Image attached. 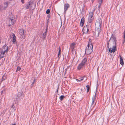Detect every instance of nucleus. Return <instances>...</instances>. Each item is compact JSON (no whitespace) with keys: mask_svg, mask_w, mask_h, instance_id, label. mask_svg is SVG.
Masks as SVG:
<instances>
[{"mask_svg":"<svg viewBox=\"0 0 125 125\" xmlns=\"http://www.w3.org/2000/svg\"><path fill=\"white\" fill-rule=\"evenodd\" d=\"M93 45L92 44L91 40H90L85 49V53L87 54H89L93 52Z\"/></svg>","mask_w":125,"mask_h":125,"instance_id":"obj_1","label":"nucleus"},{"mask_svg":"<svg viewBox=\"0 0 125 125\" xmlns=\"http://www.w3.org/2000/svg\"><path fill=\"white\" fill-rule=\"evenodd\" d=\"M9 50L8 47L6 45L3 46L0 50V57L3 58L4 57V54L7 53Z\"/></svg>","mask_w":125,"mask_h":125,"instance_id":"obj_2","label":"nucleus"},{"mask_svg":"<svg viewBox=\"0 0 125 125\" xmlns=\"http://www.w3.org/2000/svg\"><path fill=\"white\" fill-rule=\"evenodd\" d=\"M91 25V24L88 23L86 26L83 27L82 30L83 33L87 34L88 33L89 29L90 28Z\"/></svg>","mask_w":125,"mask_h":125,"instance_id":"obj_3","label":"nucleus"},{"mask_svg":"<svg viewBox=\"0 0 125 125\" xmlns=\"http://www.w3.org/2000/svg\"><path fill=\"white\" fill-rule=\"evenodd\" d=\"M10 3V2L7 1L4 3L3 4L0 6V10H5L7 8Z\"/></svg>","mask_w":125,"mask_h":125,"instance_id":"obj_4","label":"nucleus"},{"mask_svg":"<svg viewBox=\"0 0 125 125\" xmlns=\"http://www.w3.org/2000/svg\"><path fill=\"white\" fill-rule=\"evenodd\" d=\"M93 15L94 13L93 12H92L89 13L88 20V24H91L92 25V22L93 21L94 19L93 17Z\"/></svg>","mask_w":125,"mask_h":125,"instance_id":"obj_5","label":"nucleus"},{"mask_svg":"<svg viewBox=\"0 0 125 125\" xmlns=\"http://www.w3.org/2000/svg\"><path fill=\"white\" fill-rule=\"evenodd\" d=\"M14 19V18L13 16L8 18V23L9 26H11L15 23Z\"/></svg>","mask_w":125,"mask_h":125,"instance_id":"obj_6","label":"nucleus"},{"mask_svg":"<svg viewBox=\"0 0 125 125\" xmlns=\"http://www.w3.org/2000/svg\"><path fill=\"white\" fill-rule=\"evenodd\" d=\"M76 45L75 43H73L70 45V49H71L72 52L73 53L74 52V48Z\"/></svg>","mask_w":125,"mask_h":125,"instance_id":"obj_7","label":"nucleus"},{"mask_svg":"<svg viewBox=\"0 0 125 125\" xmlns=\"http://www.w3.org/2000/svg\"><path fill=\"white\" fill-rule=\"evenodd\" d=\"M11 38L13 43H15L16 40V37L14 34H12L10 35Z\"/></svg>","mask_w":125,"mask_h":125,"instance_id":"obj_8","label":"nucleus"},{"mask_svg":"<svg viewBox=\"0 0 125 125\" xmlns=\"http://www.w3.org/2000/svg\"><path fill=\"white\" fill-rule=\"evenodd\" d=\"M109 51L110 52L114 53L116 51V47L114 46L112 48H110L109 49Z\"/></svg>","mask_w":125,"mask_h":125,"instance_id":"obj_9","label":"nucleus"},{"mask_svg":"<svg viewBox=\"0 0 125 125\" xmlns=\"http://www.w3.org/2000/svg\"><path fill=\"white\" fill-rule=\"evenodd\" d=\"M64 12H66V11L70 7V5L68 3L65 4H64Z\"/></svg>","mask_w":125,"mask_h":125,"instance_id":"obj_10","label":"nucleus"},{"mask_svg":"<svg viewBox=\"0 0 125 125\" xmlns=\"http://www.w3.org/2000/svg\"><path fill=\"white\" fill-rule=\"evenodd\" d=\"M84 21V18L83 17L82 18L80 23V25L81 27H82L83 26Z\"/></svg>","mask_w":125,"mask_h":125,"instance_id":"obj_11","label":"nucleus"},{"mask_svg":"<svg viewBox=\"0 0 125 125\" xmlns=\"http://www.w3.org/2000/svg\"><path fill=\"white\" fill-rule=\"evenodd\" d=\"M84 65L82 64V63H80L77 66V69L78 70H80L83 68Z\"/></svg>","mask_w":125,"mask_h":125,"instance_id":"obj_12","label":"nucleus"},{"mask_svg":"<svg viewBox=\"0 0 125 125\" xmlns=\"http://www.w3.org/2000/svg\"><path fill=\"white\" fill-rule=\"evenodd\" d=\"M19 33L21 35H23L24 33V30L22 29H20L19 30Z\"/></svg>","mask_w":125,"mask_h":125,"instance_id":"obj_13","label":"nucleus"},{"mask_svg":"<svg viewBox=\"0 0 125 125\" xmlns=\"http://www.w3.org/2000/svg\"><path fill=\"white\" fill-rule=\"evenodd\" d=\"M47 34V30H46L45 32L42 34V38L44 39H45Z\"/></svg>","mask_w":125,"mask_h":125,"instance_id":"obj_14","label":"nucleus"},{"mask_svg":"<svg viewBox=\"0 0 125 125\" xmlns=\"http://www.w3.org/2000/svg\"><path fill=\"white\" fill-rule=\"evenodd\" d=\"M119 56L120 57V63L121 65H123L124 64L123 59L121 55H119Z\"/></svg>","mask_w":125,"mask_h":125,"instance_id":"obj_15","label":"nucleus"},{"mask_svg":"<svg viewBox=\"0 0 125 125\" xmlns=\"http://www.w3.org/2000/svg\"><path fill=\"white\" fill-rule=\"evenodd\" d=\"M87 61V59L86 58H84L82 60L81 63L84 65Z\"/></svg>","mask_w":125,"mask_h":125,"instance_id":"obj_16","label":"nucleus"},{"mask_svg":"<svg viewBox=\"0 0 125 125\" xmlns=\"http://www.w3.org/2000/svg\"><path fill=\"white\" fill-rule=\"evenodd\" d=\"M85 77L84 76L81 77L79 79H76V80L78 82H80L81 81L83 80L84 79V78Z\"/></svg>","mask_w":125,"mask_h":125,"instance_id":"obj_17","label":"nucleus"},{"mask_svg":"<svg viewBox=\"0 0 125 125\" xmlns=\"http://www.w3.org/2000/svg\"><path fill=\"white\" fill-rule=\"evenodd\" d=\"M96 25L98 26V27L100 28L101 26V23L100 21L97 22L96 23Z\"/></svg>","mask_w":125,"mask_h":125,"instance_id":"obj_18","label":"nucleus"},{"mask_svg":"<svg viewBox=\"0 0 125 125\" xmlns=\"http://www.w3.org/2000/svg\"><path fill=\"white\" fill-rule=\"evenodd\" d=\"M61 50L60 47H59V52L58 53V57H60V56L61 54Z\"/></svg>","mask_w":125,"mask_h":125,"instance_id":"obj_19","label":"nucleus"},{"mask_svg":"<svg viewBox=\"0 0 125 125\" xmlns=\"http://www.w3.org/2000/svg\"><path fill=\"white\" fill-rule=\"evenodd\" d=\"M31 1H30L27 4L26 6V9H28L29 8V7L31 5Z\"/></svg>","mask_w":125,"mask_h":125,"instance_id":"obj_20","label":"nucleus"},{"mask_svg":"<svg viewBox=\"0 0 125 125\" xmlns=\"http://www.w3.org/2000/svg\"><path fill=\"white\" fill-rule=\"evenodd\" d=\"M65 97V96L64 95H61L59 98L60 100L62 101V100H63V99Z\"/></svg>","mask_w":125,"mask_h":125,"instance_id":"obj_21","label":"nucleus"},{"mask_svg":"<svg viewBox=\"0 0 125 125\" xmlns=\"http://www.w3.org/2000/svg\"><path fill=\"white\" fill-rule=\"evenodd\" d=\"M96 98V94H95L94 96H93V97L92 100L93 101H95Z\"/></svg>","mask_w":125,"mask_h":125,"instance_id":"obj_22","label":"nucleus"},{"mask_svg":"<svg viewBox=\"0 0 125 125\" xmlns=\"http://www.w3.org/2000/svg\"><path fill=\"white\" fill-rule=\"evenodd\" d=\"M86 87L87 88V93H88V92H89V89H90L89 86V85H87L86 86Z\"/></svg>","mask_w":125,"mask_h":125,"instance_id":"obj_23","label":"nucleus"},{"mask_svg":"<svg viewBox=\"0 0 125 125\" xmlns=\"http://www.w3.org/2000/svg\"><path fill=\"white\" fill-rule=\"evenodd\" d=\"M21 69V67L19 66H18L17 67V69L16 70V72H17L19 71H20Z\"/></svg>","mask_w":125,"mask_h":125,"instance_id":"obj_24","label":"nucleus"},{"mask_svg":"<svg viewBox=\"0 0 125 125\" xmlns=\"http://www.w3.org/2000/svg\"><path fill=\"white\" fill-rule=\"evenodd\" d=\"M50 9H47L46 11V13L47 14H49L50 12Z\"/></svg>","mask_w":125,"mask_h":125,"instance_id":"obj_25","label":"nucleus"},{"mask_svg":"<svg viewBox=\"0 0 125 125\" xmlns=\"http://www.w3.org/2000/svg\"><path fill=\"white\" fill-rule=\"evenodd\" d=\"M123 39L124 40L123 43H124L125 42V33H124Z\"/></svg>","mask_w":125,"mask_h":125,"instance_id":"obj_26","label":"nucleus"},{"mask_svg":"<svg viewBox=\"0 0 125 125\" xmlns=\"http://www.w3.org/2000/svg\"><path fill=\"white\" fill-rule=\"evenodd\" d=\"M101 7V4L99 3V6L98 7V10H100Z\"/></svg>","mask_w":125,"mask_h":125,"instance_id":"obj_27","label":"nucleus"},{"mask_svg":"<svg viewBox=\"0 0 125 125\" xmlns=\"http://www.w3.org/2000/svg\"><path fill=\"white\" fill-rule=\"evenodd\" d=\"M34 83V82H33L32 83L31 85V87H32L33 85V84Z\"/></svg>","mask_w":125,"mask_h":125,"instance_id":"obj_28","label":"nucleus"},{"mask_svg":"<svg viewBox=\"0 0 125 125\" xmlns=\"http://www.w3.org/2000/svg\"><path fill=\"white\" fill-rule=\"evenodd\" d=\"M5 77V76H3L2 77V81L4 80V77Z\"/></svg>","mask_w":125,"mask_h":125,"instance_id":"obj_29","label":"nucleus"},{"mask_svg":"<svg viewBox=\"0 0 125 125\" xmlns=\"http://www.w3.org/2000/svg\"><path fill=\"white\" fill-rule=\"evenodd\" d=\"M21 0V2H22V3H24V0Z\"/></svg>","mask_w":125,"mask_h":125,"instance_id":"obj_30","label":"nucleus"},{"mask_svg":"<svg viewBox=\"0 0 125 125\" xmlns=\"http://www.w3.org/2000/svg\"><path fill=\"white\" fill-rule=\"evenodd\" d=\"M94 101L92 100V105H93V104H94Z\"/></svg>","mask_w":125,"mask_h":125,"instance_id":"obj_31","label":"nucleus"},{"mask_svg":"<svg viewBox=\"0 0 125 125\" xmlns=\"http://www.w3.org/2000/svg\"><path fill=\"white\" fill-rule=\"evenodd\" d=\"M10 125H16V124H11Z\"/></svg>","mask_w":125,"mask_h":125,"instance_id":"obj_32","label":"nucleus"},{"mask_svg":"<svg viewBox=\"0 0 125 125\" xmlns=\"http://www.w3.org/2000/svg\"><path fill=\"white\" fill-rule=\"evenodd\" d=\"M13 106H14V104H13L12 106V107L13 108H14V107H13Z\"/></svg>","mask_w":125,"mask_h":125,"instance_id":"obj_33","label":"nucleus"},{"mask_svg":"<svg viewBox=\"0 0 125 125\" xmlns=\"http://www.w3.org/2000/svg\"><path fill=\"white\" fill-rule=\"evenodd\" d=\"M1 40L0 39V43H1Z\"/></svg>","mask_w":125,"mask_h":125,"instance_id":"obj_34","label":"nucleus"},{"mask_svg":"<svg viewBox=\"0 0 125 125\" xmlns=\"http://www.w3.org/2000/svg\"><path fill=\"white\" fill-rule=\"evenodd\" d=\"M35 81V79H34V80L33 82H34Z\"/></svg>","mask_w":125,"mask_h":125,"instance_id":"obj_35","label":"nucleus"},{"mask_svg":"<svg viewBox=\"0 0 125 125\" xmlns=\"http://www.w3.org/2000/svg\"><path fill=\"white\" fill-rule=\"evenodd\" d=\"M101 0V3H102V0Z\"/></svg>","mask_w":125,"mask_h":125,"instance_id":"obj_36","label":"nucleus"},{"mask_svg":"<svg viewBox=\"0 0 125 125\" xmlns=\"http://www.w3.org/2000/svg\"><path fill=\"white\" fill-rule=\"evenodd\" d=\"M94 11H95V10H94V11H93L94 12Z\"/></svg>","mask_w":125,"mask_h":125,"instance_id":"obj_37","label":"nucleus"}]
</instances>
